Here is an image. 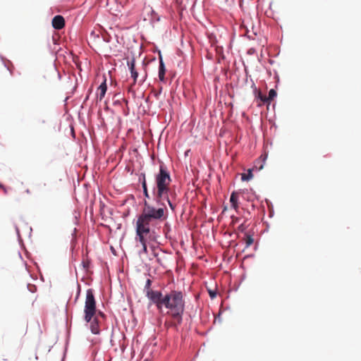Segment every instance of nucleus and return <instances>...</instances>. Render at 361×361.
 <instances>
[{
    "label": "nucleus",
    "instance_id": "f257e3e1",
    "mask_svg": "<svg viewBox=\"0 0 361 361\" xmlns=\"http://www.w3.org/2000/svg\"><path fill=\"white\" fill-rule=\"evenodd\" d=\"M167 216V208L165 206L156 208L144 200L141 214L136 221V240L140 245L146 244V235L150 233L151 228L166 220Z\"/></svg>",
    "mask_w": 361,
    "mask_h": 361
},
{
    "label": "nucleus",
    "instance_id": "4468645a",
    "mask_svg": "<svg viewBox=\"0 0 361 361\" xmlns=\"http://www.w3.org/2000/svg\"><path fill=\"white\" fill-rule=\"evenodd\" d=\"M82 267L85 269L87 270L90 266V261L86 258V259H83L82 262Z\"/></svg>",
    "mask_w": 361,
    "mask_h": 361
},
{
    "label": "nucleus",
    "instance_id": "7ed1b4c3",
    "mask_svg": "<svg viewBox=\"0 0 361 361\" xmlns=\"http://www.w3.org/2000/svg\"><path fill=\"white\" fill-rule=\"evenodd\" d=\"M154 178L155 186L153 189V194L155 202L157 205L161 206L160 207L164 206L166 207V204L163 202V201L166 200L171 210L174 211L176 205L169 198L171 178L169 172L164 166H160L159 171L155 175Z\"/></svg>",
    "mask_w": 361,
    "mask_h": 361
},
{
    "label": "nucleus",
    "instance_id": "4be33fe9",
    "mask_svg": "<svg viewBox=\"0 0 361 361\" xmlns=\"http://www.w3.org/2000/svg\"><path fill=\"white\" fill-rule=\"evenodd\" d=\"M238 217L232 216V222H233V224H235L236 222H238Z\"/></svg>",
    "mask_w": 361,
    "mask_h": 361
},
{
    "label": "nucleus",
    "instance_id": "6e6552de",
    "mask_svg": "<svg viewBox=\"0 0 361 361\" xmlns=\"http://www.w3.org/2000/svg\"><path fill=\"white\" fill-rule=\"evenodd\" d=\"M128 66L130 71L131 77L133 78L134 83H135L138 76V73L135 69V59L128 61Z\"/></svg>",
    "mask_w": 361,
    "mask_h": 361
},
{
    "label": "nucleus",
    "instance_id": "f03ea898",
    "mask_svg": "<svg viewBox=\"0 0 361 361\" xmlns=\"http://www.w3.org/2000/svg\"><path fill=\"white\" fill-rule=\"evenodd\" d=\"M156 302H154L157 310L160 312L164 307L167 309L166 314L172 317L176 322H166L164 325L166 327L174 326L176 327L177 324H180L183 321V315L185 311V300L183 298V293L181 291L173 290L169 293L158 297Z\"/></svg>",
    "mask_w": 361,
    "mask_h": 361
},
{
    "label": "nucleus",
    "instance_id": "412c9836",
    "mask_svg": "<svg viewBox=\"0 0 361 361\" xmlns=\"http://www.w3.org/2000/svg\"><path fill=\"white\" fill-rule=\"evenodd\" d=\"M98 315H99L102 318L105 317V314L103 312L97 310V316L98 317Z\"/></svg>",
    "mask_w": 361,
    "mask_h": 361
},
{
    "label": "nucleus",
    "instance_id": "6ab92c4d",
    "mask_svg": "<svg viewBox=\"0 0 361 361\" xmlns=\"http://www.w3.org/2000/svg\"><path fill=\"white\" fill-rule=\"evenodd\" d=\"M143 194H144V196L147 198V199H149L150 197H149V192H148V189L147 188H145L143 190Z\"/></svg>",
    "mask_w": 361,
    "mask_h": 361
},
{
    "label": "nucleus",
    "instance_id": "a211bd4d",
    "mask_svg": "<svg viewBox=\"0 0 361 361\" xmlns=\"http://www.w3.org/2000/svg\"><path fill=\"white\" fill-rule=\"evenodd\" d=\"M246 229V226H245L244 224H241L238 227V230L240 232H244Z\"/></svg>",
    "mask_w": 361,
    "mask_h": 361
},
{
    "label": "nucleus",
    "instance_id": "423d86ee",
    "mask_svg": "<svg viewBox=\"0 0 361 361\" xmlns=\"http://www.w3.org/2000/svg\"><path fill=\"white\" fill-rule=\"evenodd\" d=\"M52 26L56 30H61L65 26V20L61 16H56L52 19Z\"/></svg>",
    "mask_w": 361,
    "mask_h": 361
},
{
    "label": "nucleus",
    "instance_id": "0eeeda50",
    "mask_svg": "<svg viewBox=\"0 0 361 361\" xmlns=\"http://www.w3.org/2000/svg\"><path fill=\"white\" fill-rule=\"evenodd\" d=\"M107 90V85L106 82V79L104 80V82L99 86L97 88V99L99 101H102L103 98L105 96V94Z\"/></svg>",
    "mask_w": 361,
    "mask_h": 361
},
{
    "label": "nucleus",
    "instance_id": "bb28decb",
    "mask_svg": "<svg viewBox=\"0 0 361 361\" xmlns=\"http://www.w3.org/2000/svg\"><path fill=\"white\" fill-rule=\"evenodd\" d=\"M145 77H146V75L144 76V78L142 79V82L145 81Z\"/></svg>",
    "mask_w": 361,
    "mask_h": 361
},
{
    "label": "nucleus",
    "instance_id": "a878e982",
    "mask_svg": "<svg viewBox=\"0 0 361 361\" xmlns=\"http://www.w3.org/2000/svg\"><path fill=\"white\" fill-rule=\"evenodd\" d=\"M262 168H263V166H262V165H261V166L259 167V169L260 170V169H262Z\"/></svg>",
    "mask_w": 361,
    "mask_h": 361
},
{
    "label": "nucleus",
    "instance_id": "5701e85b",
    "mask_svg": "<svg viewBox=\"0 0 361 361\" xmlns=\"http://www.w3.org/2000/svg\"><path fill=\"white\" fill-rule=\"evenodd\" d=\"M260 159H262L263 161H265V159H266V156L263 157V156L262 155V156H260Z\"/></svg>",
    "mask_w": 361,
    "mask_h": 361
},
{
    "label": "nucleus",
    "instance_id": "b1692460",
    "mask_svg": "<svg viewBox=\"0 0 361 361\" xmlns=\"http://www.w3.org/2000/svg\"><path fill=\"white\" fill-rule=\"evenodd\" d=\"M2 190H4V193H7V189L5 187H4Z\"/></svg>",
    "mask_w": 361,
    "mask_h": 361
},
{
    "label": "nucleus",
    "instance_id": "aec40b11",
    "mask_svg": "<svg viewBox=\"0 0 361 361\" xmlns=\"http://www.w3.org/2000/svg\"><path fill=\"white\" fill-rule=\"evenodd\" d=\"M209 294L212 298H214L216 297V293L214 290H209Z\"/></svg>",
    "mask_w": 361,
    "mask_h": 361
},
{
    "label": "nucleus",
    "instance_id": "20e7f679",
    "mask_svg": "<svg viewBox=\"0 0 361 361\" xmlns=\"http://www.w3.org/2000/svg\"><path fill=\"white\" fill-rule=\"evenodd\" d=\"M84 314L85 321L90 323L92 333L94 334H99V321L97 316L96 300L92 289H88L86 291Z\"/></svg>",
    "mask_w": 361,
    "mask_h": 361
},
{
    "label": "nucleus",
    "instance_id": "39448f33",
    "mask_svg": "<svg viewBox=\"0 0 361 361\" xmlns=\"http://www.w3.org/2000/svg\"><path fill=\"white\" fill-rule=\"evenodd\" d=\"M151 286H152V281L149 279H148L146 281L144 290L145 292V294H146V296L147 297V298L152 303H154V302H156V300H157V299H158V297L161 296V292L158 291V290H153L151 288Z\"/></svg>",
    "mask_w": 361,
    "mask_h": 361
},
{
    "label": "nucleus",
    "instance_id": "9d476101",
    "mask_svg": "<svg viewBox=\"0 0 361 361\" xmlns=\"http://www.w3.org/2000/svg\"><path fill=\"white\" fill-rule=\"evenodd\" d=\"M230 202L231 203V207L237 210L238 208V194L235 192H233L231 193V197H230Z\"/></svg>",
    "mask_w": 361,
    "mask_h": 361
},
{
    "label": "nucleus",
    "instance_id": "ddd939ff",
    "mask_svg": "<svg viewBox=\"0 0 361 361\" xmlns=\"http://www.w3.org/2000/svg\"><path fill=\"white\" fill-rule=\"evenodd\" d=\"M252 178V170L249 169L247 174H245V173H243L242 174V178H242L243 180H249Z\"/></svg>",
    "mask_w": 361,
    "mask_h": 361
},
{
    "label": "nucleus",
    "instance_id": "2eb2a0df",
    "mask_svg": "<svg viewBox=\"0 0 361 361\" xmlns=\"http://www.w3.org/2000/svg\"><path fill=\"white\" fill-rule=\"evenodd\" d=\"M147 253V243L144 245H141V250L139 251V255H141L142 254Z\"/></svg>",
    "mask_w": 361,
    "mask_h": 361
},
{
    "label": "nucleus",
    "instance_id": "393cba45",
    "mask_svg": "<svg viewBox=\"0 0 361 361\" xmlns=\"http://www.w3.org/2000/svg\"><path fill=\"white\" fill-rule=\"evenodd\" d=\"M4 187V186L1 183H0V188H1V189H2Z\"/></svg>",
    "mask_w": 361,
    "mask_h": 361
},
{
    "label": "nucleus",
    "instance_id": "1a4fd4ad",
    "mask_svg": "<svg viewBox=\"0 0 361 361\" xmlns=\"http://www.w3.org/2000/svg\"><path fill=\"white\" fill-rule=\"evenodd\" d=\"M165 73H166L165 66H164V61L162 60V58L160 56H159V78L161 81L164 80Z\"/></svg>",
    "mask_w": 361,
    "mask_h": 361
},
{
    "label": "nucleus",
    "instance_id": "f3484780",
    "mask_svg": "<svg viewBox=\"0 0 361 361\" xmlns=\"http://www.w3.org/2000/svg\"><path fill=\"white\" fill-rule=\"evenodd\" d=\"M142 189L144 190L145 188H147V182L145 180V175L142 174Z\"/></svg>",
    "mask_w": 361,
    "mask_h": 361
},
{
    "label": "nucleus",
    "instance_id": "dca6fc26",
    "mask_svg": "<svg viewBox=\"0 0 361 361\" xmlns=\"http://www.w3.org/2000/svg\"><path fill=\"white\" fill-rule=\"evenodd\" d=\"M258 98L261 100V102H262L263 103L264 102H268V99H267V97L265 96V95H263L260 92H258Z\"/></svg>",
    "mask_w": 361,
    "mask_h": 361
},
{
    "label": "nucleus",
    "instance_id": "f8f14e48",
    "mask_svg": "<svg viewBox=\"0 0 361 361\" xmlns=\"http://www.w3.org/2000/svg\"><path fill=\"white\" fill-rule=\"evenodd\" d=\"M276 97V92L274 89H271L269 92V96L267 97L268 103L269 104L271 100Z\"/></svg>",
    "mask_w": 361,
    "mask_h": 361
},
{
    "label": "nucleus",
    "instance_id": "9b49d317",
    "mask_svg": "<svg viewBox=\"0 0 361 361\" xmlns=\"http://www.w3.org/2000/svg\"><path fill=\"white\" fill-rule=\"evenodd\" d=\"M244 240L245 243L246 247H250L254 243V238H252V236L247 233H245Z\"/></svg>",
    "mask_w": 361,
    "mask_h": 361
}]
</instances>
